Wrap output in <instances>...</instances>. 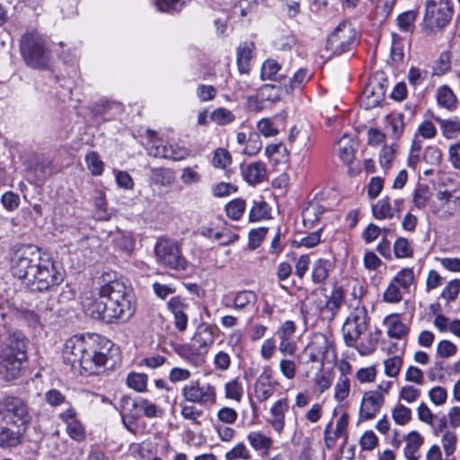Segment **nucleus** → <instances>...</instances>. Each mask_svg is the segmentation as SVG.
I'll use <instances>...</instances> for the list:
<instances>
[{"mask_svg":"<svg viewBox=\"0 0 460 460\" xmlns=\"http://www.w3.org/2000/svg\"><path fill=\"white\" fill-rule=\"evenodd\" d=\"M388 80L383 72H377L369 78L364 89V102L366 109L378 106L385 99Z\"/></svg>","mask_w":460,"mask_h":460,"instance_id":"obj_13","label":"nucleus"},{"mask_svg":"<svg viewBox=\"0 0 460 460\" xmlns=\"http://www.w3.org/2000/svg\"><path fill=\"white\" fill-rule=\"evenodd\" d=\"M112 345L110 340L100 335H86L85 349L77 363V370L85 375L98 374L99 368L106 366V351L110 350Z\"/></svg>","mask_w":460,"mask_h":460,"instance_id":"obj_2","label":"nucleus"},{"mask_svg":"<svg viewBox=\"0 0 460 460\" xmlns=\"http://www.w3.org/2000/svg\"><path fill=\"white\" fill-rule=\"evenodd\" d=\"M394 252L396 258H409L412 256V248L406 238L399 237L394 244Z\"/></svg>","mask_w":460,"mask_h":460,"instance_id":"obj_45","label":"nucleus"},{"mask_svg":"<svg viewBox=\"0 0 460 460\" xmlns=\"http://www.w3.org/2000/svg\"><path fill=\"white\" fill-rule=\"evenodd\" d=\"M25 429H26L15 427L9 423L0 422V446L2 447H13L17 446Z\"/></svg>","mask_w":460,"mask_h":460,"instance_id":"obj_19","label":"nucleus"},{"mask_svg":"<svg viewBox=\"0 0 460 460\" xmlns=\"http://www.w3.org/2000/svg\"><path fill=\"white\" fill-rule=\"evenodd\" d=\"M147 379V375L144 373L130 372L127 376V385L137 392H143L146 390Z\"/></svg>","mask_w":460,"mask_h":460,"instance_id":"obj_40","label":"nucleus"},{"mask_svg":"<svg viewBox=\"0 0 460 460\" xmlns=\"http://www.w3.org/2000/svg\"><path fill=\"white\" fill-rule=\"evenodd\" d=\"M150 179L154 184L169 187L173 183L175 174L169 168L153 167L150 168Z\"/></svg>","mask_w":460,"mask_h":460,"instance_id":"obj_24","label":"nucleus"},{"mask_svg":"<svg viewBox=\"0 0 460 460\" xmlns=\"http://www.w3.org/2000/svg\"><path fill=\"white\" fill-rule=\"evenodd\" d=\"M195 342L190 346H184L181 349V352H180V355L188 359L190 362H195L197 365L199 364L198 361H203V358H200V355L204 353L202 349H199V346L195 347Z\"/></svg>","mask_w":460,"mask_h":460,"instance_id":"obj_48","label":"nucleus"},{"mask_svg":"<svg viewBox=\"0 0 460 460\" xmlns=\"http://www.w3.org/2000/svg\"><path fill=\"white\" fill-rule=\"evenodd\" d=\"M193 342L198 343L199 349H202L204 353H207L208 348L214 342V334L211 327L207 323H200L193 337Z\"/></svg>","mask_w":460,"mask_h":460,"instance_id":"obj_25","label":"nucleus"},{"mask_svg":"<svg viewBox=\"0 0 460 460\" xmlns=\"http://www.w3.org/2000/svg\"><path fill=\"white\" fill-rule=\"evenodd\" d=\"M357 45V31L351 23L341 22L329 35L325 49L332 56H340L352 50Z\"/></svg>","mask_w":460,"mask_h":460,"instance_id":"obj_10","label":"nucleus"},{"mask_svg":"<svg viewBox=\"0 0 460 460\" xmlns=\"http://www.w3.org/2000/svg\"><path fill=\"white\" fill-rule=\"evenodd\" d=\"M42 260L40 249L38 246L32 244L22 245L14 252L12 258V273L26 283Z\"/></svg>","mask_w":460,"mask_h":460,"instance_id":"obj_6","label":"nucleus"},{"mask_svg":"<svg viewBox=\"0 0 460 460\" xmlns=\"http://www.w3.org/2000/svg\"><path fill=\"white\" fill-rule=\"evenodd\" d=\"M1 367L5 371V379L14 380L19 377L22 365L26 360L25 336L14 332L8 337V342L0 349Z\"/></svg>","mask_w":460,"mask_h":460,"instance_id":"obj_3","label":"nucleus"},{"mask_svg":"<svg viewBox=\"0 0 460 460\" xmlns=\"http://www.w3.org/2000/svg\"><path fill=\"white\" fill-rule=\"evenodd\" d=\"M255 49L253 42H243L237 49V66L242 74L247 73L250 69V61Z\"/></svg>","mask_w":460,"mask_h":460,"instance_id":"obj_23","label":"nucleus"},{"mask_svg":"<svg viewBox=\"0 0 460 460\" xmlns=\"http://www.w3.org/2000/svg\"><path fill=\"white\" fill-rule=\"evenodd\" d=\"M433 119L439 123L442 134L446 138H455L460 133L459 118L455 117L453 119H442L439 117L433 116Z\"/></svg>","mask_w":460,"mask_h":460,"instance_id":"obj_28","label":"nucleus"},{"mask_svg":"<svg viewBox=\"0 0 460 460\" xmlns=\"http://www.w3.org/2000/svg\"><path fill=\"white\" fill-rule=\"evenodd\" d=\"M94 207L95 210L93 217L96 220H108L110 218V214L107 210V203L103 192H96V195L94 197Z\"/></svg>","mask_w":460,"mask_h":460,"instance_id":"obj_35","label":"nucleus"},{"mask_svg":"<svg viewBox=\"0 0 460 460\" xmlns=\"http://www.w3.org/2000/svg\"><path fill=\"white\" fill-rule=\"evenodd\" d=\"M372 212L376 219H391L395 214V208L391 206L389 198L385 197L372 207Z\"/></svg>","mask_w":460,"mask_h":460,"instance_id":"obj_32","label":"nucleus"},{"mask_svg":"<svg viewBox=\"0 0 460 460\" xmlns=\"http://www.w3.org/2000/svg\"><path fill=\"white\" fill-rule=\"evenodd\" d=\"M384 300L387 303H398L402 300V293L394 281H391L384 293Z\"/></svg>","mask_w":460,"mask_h":460,"instance_id":"obj_61","label":"nucleus"},{"mask_svg":"<svg viewBox=\"0 0 460 460\" xmlns=\"http://www.w3.org/2000/svg\"><path fill=\"white\" fill-rule=\"evenodd\" d=\"M450 68V54L447 51H444L440 54L435 66L433 67V74L436 75H442L448 72Z\"/></svg>","mask_w":460,"mask_h":460,"instance_id":"obj_50","label":"nucleus"},{"mask_svg":"<svg viewBox=\"0 0 460 460\" xmlns=\"http://www.w3.org/2000/svg\"><path fill=\"white\" fill-rule=\"evenodd\" d=\"M344 301V289L341 286L334 285L330 296H325L323 301L317 305L322 313H331L332 316L340 310Z\"/></svg>","mask_w":460,"mask_h":460,"instance_id":"obj_18","label":"nucleus"},{"mask_svg":"<svg viewBox=\"0 0 460 460\" xmlns=\"http://www.w3.org/2000/svg\"><path fill=\"white\" fill-rule=\"evenodd\" d=\"M309 77L307 76V69L299 68L288 80L287 84L286 81L283 82L282 85L277 86L274 84H265L261 88V94L264 95L269 91L277 90L278 93L274 95L268 94L266 99L271 102H277L280 100L281 93H285L286 94H291L296 89L301 88L305 82L308 81Z\"/></svg>","mask_w":460,"mask_h":460,"instance_id":"obj_14","label":"nucleus"},{"mask_svg":"<svg viewBox=\"0 0 460 460\" xmlns=\"http://www.w3.org/2000/svg\"><path fill=\"white\" fill-rule=\"evenodd\" d=\"M408 327L401 321H394L389 324L387 334L390 338L401 339L408 333Z\"/></svg>","mask_w":460,"mask_h":460,"instance_id":"obj_56","label":"nucleus"},{"mask_svg":"<svg viewBox=\"0 0 460 460\" xmlns=\"http://www.w3.org/2000/svg\"><path fill=\"white\" fill-rule=\"evenodd\" d=\"M385 402V396L379 391H368L363 395L359 415L364 420L374 419Z\"/></svg>","mask_w":460,"mask_h":460,"instance_id":"obj_16","label":"nucleus"},{"mask_svg":"<svg viewBox=\"0 0 460 460\" xmlns=\"http://www.w3.org/2000/svg\"><path fill=\"white\" fill-rule=\"evenodd\" d=\"M134 408H139L140 411H143V414L146 418H155L159 416V412L161 411L158 410L156 404L151 402L147 399H139L138 401L133 402Z\"/></svg>","mask_w":460,"mask_h":460,"instance_id":"obj_41","label":"nucleus"},{"mask_svg":"<svg viewBox=\"0 0 460 460\" xmlns=\"http://www.w3.org/2000/svg\"><path fill=\"white\" fill-rule=\"evenodd\" d=\"M185 401L200 405L214 404L216 402V389L210 384H201L199 380H192L181 389Z\"/></svg>","mask_w":460,"mask_h":460,"instance_id":"obj_12","label":"nucleus"},{"mask_svg":"<svg viewBox=\"0 0 460 460\" xmlns=\"http://www.w3.org/2000/svg\"><path fill=\"white\" fill-rule=\"evenodd\" d=\"M403 438L406 441V446L403 450L404 456L408 460H419L420 456L417 455V453L424 442L423 437L418 431L413 430L408 433Z\"/></svg>","mask_w":460,"mask_h":460,"instance_id":"obj_22","label":"nucleus"},{"mask_svg":"<svg viewBox=\"0 0 460 460\" xmlns=\"http://www.w3.org/2000/svg\"><path fill=\"white\" fill-rule=\"evenodd\" d=\"M452 15L451 0H427L423 26L429 32H436L449 23Z\"/></svg>","mask_w":460,"mask_h":460,"instance_id":"obj_8","label":"nucleus"},{"mask_svg":"<svg viewBox=\"0 0 460 460\" xmlns=\"http://www.w3.org/2000/svg\"><path fill=\"white\" fill-rule=\"evenodd\" d=\"M234 115L226 108H218L211 113V119L219 125H226L234 121Z\"/></svg>","mask_w":460,"mask_h":460,"instance_id":"obj_53","label":"nucleus"},{"mask_svg":"<svg viewBox=\"0 0 460 460\" xmlns=\"http://www.w3.org/2000/svg\"><path fill=\"white\" fill-rule=\"evenodd\" d=\"M392 417L396 424L403 426L411 420V411L402 404H398L393 409Z\"/></svg>","mask_w":460,"mask_h":460,"instance_id":"obj_42","label":"nucleus"},{"mask_svg":"<svg viewBox=\"0 0 460 460\" xmlns=\"http://www.w3.org/2000/svg\"><path fill=\"white\" fill-rule=\"evenodd\" d=\"M268 233V228L260 227L257 229H252L249 233V245L251 249L254 250L258 248Z\"/></svg>","mask_w":460,"mask_h":460,"instance_id":"obj_58","label":"nucleus"},{"mask_svg":"<svg viewBox=\"0 0 460 460\" xmlns=\"http://www.w3.org/2000/svg\"><path fill=\"white\" fill-rule=\"evenodd\" d=\"M232 162L230 153L224 148H217L213 156V165L217 168H226Z\"/></svg>","mask_w":460,"mask_h":460,"instance_id":"obj_52","label":"nucleus"},{"mask_svg":"<svg viewBox=\"0 0 460 460\" xmlns=\"http://www.w3.org/2000/svg\"><path fill=\"white\" fill-rule=\"evenodd\" d=\"M245 208L246 203L244 199H234L226 206V212L227 217L233 220H239L243 217Z\"/></svg>","mask_w":460,"mask_h":460,"instance_id":"obj_36","label":"nucleus"},{"mask_svg":"<svg viewBox=\"0 0 460 460\" xmlns=\"http://www.w3.org/2000/svg\"><path fill=\"white\" fill-rule=\"evenodd\" d=\"M368 316L364 306L358 305L348 316L343 327V338L348 347L356 348L359 337L367 331Z\"/></svg>","mask_w":460,"mask_h":460,"instance_id":"obj_11","label":"nucleus"},{"mask_svg":"<svg viewBox=\"0 0 460 460\" xmlns=\"http://www.w3.org/2000/svg\"><path fill=\"white\" fill-rule=\"evenodd\" d=\"M338 146L340 159L344 164H352L357 147L356 142L348 137H343L338 141Z\"/></svg>","mask_w":460,"mask_h":460,"instance_id":"obj_27","label":"nucleus"},{"mask_svg":"<svg viewBox=\"0 0 460 460\" xmlns=\"http://www.w3.org/2000/svg\"><path fill=\"white\" fill-rule=\"evenodd\" d=\"M459 291H460V280L456 279L451 280L447 284V286L442 291L441 296L449 301H453L456 298Z\"/></svg>","mask_w":460,"mask_h":460,"instance_id":"obj_64","label":"nucleus"},{"mask_svg":"<svg viewBox=\"0 0 460 460\" xmlns=\"http://www.w3.org/2000/svg\"><path fill=\"white\" fill-rule=\"evenodd\" d=\"M437 101L438 105L448 111H454L456 109V97L447 85H442L438 89Z\"/></svg>","mask_w":460,"mask_h":460,"instance_id":"obj_33","label":"nucleus"},{"mask_svg":"<svg viewBox=\"0 0 460 460\" xmlns=\"http://www.w3.org/2000/svg\"><path fill=\"white\" fill-rule=\"evenodd\" d=\"M243 176L249 184L256 185L265 179L266 168L261 162L252 163L243 171Z\"/></svg>","mask_w":460,"mask_h":460,"instance_id":"obj_26","label":"nucleus"},{"mask_svg":"<svg viewBox=\"0 0 460 460\" xmlns=\"http://www.w3.org/2000/svg\"><path fill=\"white\" fill-rule=\"evenodd\" d=\"M270 213L269 205L266 201H254L249 214L250 221L255 222L265 219Z\"/></svg>","mask_w":460,"mask_h":460,"instance_id":"obj_38","label":"nucleus"},{"mask_svg":"<svg viewBox=\"0 0 460 460\" xmlns=\"http://www.w3.org/2000/svg\"><path fill=\"white\" fill-rule=\"evenodd\" d=\"M227 460L250 459L251 455L243 443L237 444L234 448L226 454Z\"/></svg>","mask_w":460,"mask_h":460,"instance_id":"obj_54","label":"nucleus"},{"mask_svg":"<svg viewBox=\"0 0 460 460\" xmlns=\"http://www.w3.org/2000/svg\"><path fill=\"white\" fill-rule=\"evenodd\" d=\"M430 197L431 193L429 186L426 184H419L414 190L412 201L417 208L421 209L427 206Z\"/></svg>","mask_w":460,"mask_h":460,"instance_id":"obj_34","label":"nucleus"},{"mask_svg":"<svg viewBox=\"0 0 460 460\" xmlns=\"http://www.w3.org/2000/svg\"><path fill=\"white\" fill-rule=\"evenodd\" d=\"M428 74L427 70H421L418 67L411 66L408 72V81L412 86L416 87L427 79Z\"/></svg>","mask_w":460,"mask_h":460,"instance_id":"obj_55","label":"nucleus"},{"mask_svg":"<svg viewBox=\"0 0 460 460\" xmlns=\"http://www.w3.org/2000/svg\"><path fill=\"white\" fill-rule=\"evenodd\" d=\"M261 77L262 80H271L283 84L286 81L287 75L282 72L281 66L275 59L268 58L261 66Z\"/></svg>","mask_w":460,"mask_h":460,"instance_id":"obj_21","label":"nucleus"},{"mask_svg":"<svg viewBox=\"0 0 460 460\" xmlns=\"http://www.w3.org/2000/svg\"><path fill=\"white\" fill-rule=\"evenodd\" d=\"M99 299L86 307L87 314L107 323L114 321L126 322L135 314L132 290L115 271L103 272L99 278Z\"/></svg>","mask_w":460,"mask_h":460,"instance_id":"obj_1","label":"nucleus"},{"mask_svg":"<svg viewBox=\"0 0 460 460\" xmlns=\"http://www.w3.org/2000/svg\"><path fill=\"white\" fill-rule=\"evenodd\" d=\"M423 160L431 165H438L442 160V153L437 146H428L423 155Z\"/></svg>","mask_w":460,"mask_h":460,"instance_id":"obj_60","label":"nucleus"},{"mask_svg":"<svg viewBox=\"0 0 460 460\" xmlns=\"http://www.w3.org/2000/svg\"><path fill=\"white\" fill-rule=\"evenodd\" d=\"M155 156H161L173 161H181L190 155V150L183 146H170L169 147L164 146L162 152L156 148Z\"/></svg>","mask_w":460,"mask_h":460,"instance_id":"obj_30","label":"nucleus"},{"mask_svg":"<svg viewBox=\"0 0 460 460\" xmlns=\"http://www.w3.org/2000/svg\"><path fill=\"white\" fill-rule=\"evenodd\" d=\"M169 311L173 314L174 326L180 332H183L187 329L188 315L186 310L188 305L181 296H173L167 303Z\"/></svg>","mask_w":460,"mask_h":460,"instance_id":"obj_17","label":"nucleus"},{"mask_svg":"<svg viewBox=\"0 0 460 460\" xmlns=\"http://www.w3.org/2000/svg\"><path fill=\"white\" fill-rule=\"evenodd\" d=\"M349 387L350 384L348 376H340L335 385V399L339 402L346 399L349 394Z\"/></svg>","mask_w":460,"mask_h":460,"instance_id":"obj_51","label":"nucleus"},{"mask_svg":"<svg viewBox=\"0 0 460 460\" xmlns=\"http://www.w3.org/2000/svg\"><path fill=\"white\" fill-rule=\"evenodd\" d=\"M32 420L28 402L19 396L8 395L0 400V422L27 429Z\"/></svg>","mask_w":460,"mask_h":460,"instance_id":"obj_5","label":"nucleus"},{"mask_svg":"<svg viewBox=\"0 0 460 460\" xmlns=\"http://www.w3.org/2000/svg\"><path fill=\"white\" fill-rule=\"evenodd\" d=\"M456 351V346L447 340L441 341L437 347V355L440 358H450L454 356Z\"/></svg>","mask_w":460,"mask_h":460,"instance_id":"obj_63","label":"nucleus"},{"mask_svg":"<svg viewBox=\"0 0 460 460\" xmlns=\"http://www.w3.org/2000/svg\"><path fill=\"white\" fill-rule=\"evenodd\" d=\"M155 256L159 264L171 270H185L188 267V261L183 257L179 243L172 239H157Z\"/></svg>","mask_w":460,"mask_h":460,"instance_id":"obj_9","label":"nucleus"},{"mask_svg":"<svg viewBox=\"0 0 460 460\" xmlns=\"http://www.w3.org/2000/svg\"><path fill=\"white\" fill-rule=\"evenodd\" d=\"M257 301V295L251 290H243L238 292L234 298V307L235 309H244L250 304Z\"/></svg>","mask_w":460,"mask_h":460,"instance_id":"obj_37","label":"nucleus"},{"mask_svg":"<svg viewBox=\"0 0 460 460\" xmlns=\"http://www.w3.org/2000/svg\"><path fill=\"white\" fill-rule=\"evenodd\" d=\"M88 169L93 175H101L103 172V163L96 152H91L85 155Z\"/></svg>","mask_w":460,"mask_h":460,"instance_id":"obj_47","label":"nucleus"},{"mask_svg":"<svg viewBox=\"0 0 460 460\" xmlns=\"http://www.w3.org/2000/svg\"><path fill=\"white\" fill-rule=\"evenodd\" d=\"M64 281V273L50 259L42 260L26 282L27 287L33 292L50 291Z\"/></svg>","mask_w":460,"mask_h":460,"instance_id":"obj_7","label":"nucleus"},{"mask_svg":"<svg viewBox=\"0 0 460 460\" xmlns=\"http://www.w3.org/2000/svg\"><path fill=\"white\" fill-rule=\"evenodd\" d=\"M247 439L255 450L262 451L263 455L268 453L273 444L271 438L259 431L249 433Z\"/></svg>","mask_w":460,"mask_h":460,"instance_id":"obj_29","label":"nucleus"},{"mask_svg":"<svg viewBox=\"0 0 460 460\" xmlns=\"http://www.w3.org/2000/svg\"><path fill=\"white\" fill-rule=\"evenodd\" d=\"M30 171L35 174L37 180H44L51 174V161H37L31 165Z\"/></svg>","mask_w":460,"mask_h":460,"instance_id":"obj_44","label":"nucleus"},{"mask_svg":"<svg viewBox=\"0 0 460 460\" xmlns=\"http://www.w3.org/2000/svg\"><path fill=\"white\" fill-rule=\"evenodd\" d=\"M243 394V388L242 384L238 381L237 378L231 380L230 382L226 384V397L236 400L238 402L241 401V398Z\"/></svg>","mask_w":460,"mask_h":460,"instance_id":"obj_49","label":"nucleus"},{"mask_svg":"<svg viewBox=\"0 0 460 460\" xmlns=\"http://www.w3.org/2000/svg\"><path fill=\"white\" fill-rule=\"evenodd\" d=\"M85 344L86 336L84 335H75L66 340L62 350L64 363L70 366L72 369L77 370V363L85 349Z\"/></svg>","mask_w":460,"mask_h":460,"instance_id":"obj_15","label":"nucleus"},{"mask_svg":"<svg viewBox=\"0 0 460 460\" xmlns=\"http://www.w3.org/2000/svg\"><path fill=\"white\" fill-rule=\"evenodd\" d=\"M4 208L8 211H13L20 205V197L13 191H6L1 198Z\"/></svg>","mask_w":460,"mask_h":460,"instance_id":"obj_59","label":"nucleus"},{"mask_svg":"<svg viewBox=\"0 0 460 460\" xmlns=\"http://www.w3.org/2000/svg\"><path fill=\"white\" fill-rule=\"evenodd\" d=\"M45 401L52 407L60 406L62 403L66 402V396L58 389H50L47 391L44 394Z\"/></svg>","mask_w":460,"mask_h":460,"instance_id":"obj_62","label":"nucleus"},{"mask_svg":"<svg viewBox=\"0 0 460 460\" xmlns=\"http://www.w3.org/2000/svg\"><path fill=\"white\" fill-rule=\"evenodd\" d=\"M271 375L264 371L256 380L254 395L259 402H265L272 396L276 383L270 381Z\"/></svg>","mask_w":460,"mask_h":460,"instance_id":"obj_20","label":"nucleus"},{"mask_svg":"<svg viewBox=\"0 0 460 460\" xmlns=\"http://www.w3.org/2000/svg\"><path fill=\"white\" fill-rule=\"evenodd\" d=\"M20 51L25 64L34 69H47L51 50L46 39L37 31L26 32L20 40Z\"/></svg>","mask_w":460,"mask_h":460,"instance_id":"obj_4","label":"nucleus"},{"mask_svg":"<svg viewBox=\"0 0 460 460\" xmlns=\"http://www.w3.org/2000/svg\"><path fill=\"white\" fill-rule=\"evenodd\" d=\"M332 263L329 260L319 259L313 267L312 280L315 284L323 283L329 275Z\"/></svg>","mask_w":460,"mask_h":460,"instance_id":"obj_31","label":"nucleus"},{"mask_svg":"<svg viewBox=\"0 0 460 460\" xmlns=\"http://www.w3.org/2000/svg\"><path fill=\"white\" fill-rule=\"evenodd\" d=\"M114 243L119 250L126 254H129L135 247V240L129 234H120L115 238Z\"/></svg>","mask_w":460,"mask_h":460,"instance_id":"obj_46","label":"nucleus"},{"mask_svg":"<svg viewBox=\"0 0 460 460\" xmlns=\"http://www.w3.org/2000/svg\"><path fill=\"white\" fill-rule=\"evenodd\" d=\"M261 146L262 144L260 139V136L257 133H252L248 137L243 153L248 155H255L261 149Z\"/></svg>","mask_w":460,"mask_h":460,"instance_id":"obj_57","label":"nucleus"},{"mask_svg":"<svg viewBox=\"0 0 460 460\" xmlns=\"http://www.w3.org/2000/svg\"><path fill=\"white\" fill-rule=\"evenodd\" d=\"M418 16L415 10L406 11L397 17V24L402 31H411L414 28V22Z\"/></svg>","mask_w":460,"mask_h":460,"instance_id":"obj_39","label":"nucleus"},{"mask_svg":"<svg viewBox=\"0 0 460 460\" xmlns=\"http://www.w3.org/2000/svg\"><path fill=\"white\" fill-rule=\"evenodd\" d=\"M414 280V273L411 269L405 268L400 270L392 279L397 286L402 289L408 290Z\"/></svg>","mask_w":460,"mask_h":460,"instance_id":"obj_43","label":"nucleus"}]
</instances>
